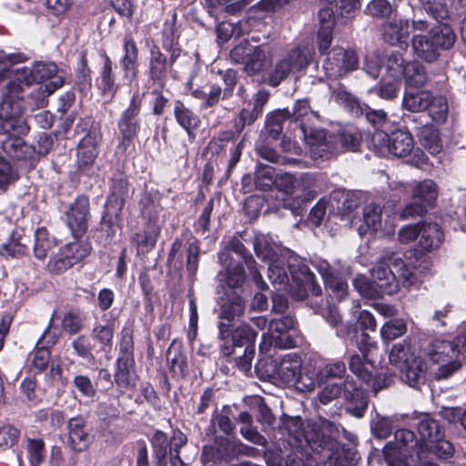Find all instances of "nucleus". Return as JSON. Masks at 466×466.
Here are the masks:
<instances>
[{
	"mask_svg": "<svg viewBox=\"0 0 466 466\" xmlns=\"http://www.w3.org/2000/svg\"><path fill=\"white\" fill-rule=\"evenodd\" d=\"M14 78L3 90L0 99V118L5 119L3 128L25 130V123L21 117L24 111V98L26 88L34 83L46 84L48 95L61 87L64 77L57 74V66L52 61H36L32 68L16 66L12 69Z\"/></svg>",
	"mask_w": 466,
	"mask_h": 466,
	"instance_id": "1",
	"label": "nucleus"
},
{
	"mask_svg": "<svg viewBox=\"0 0 466 466\" xmlns=\"http://www.w3.org/2000/svg\"><path fill=\"white\" fill-rule=\"evenodd\" d=\"M371 276L384 280L381 286L389 295L398 292L400 285L410 288L418 280L414 268L396 258L393 252H386L377 260Z\"/></svg>",
	"mask_w": 466,
	"mask_h": 466,
	"instance_id": "2",
	"label": "nucleus"
},
{
	"mask_svg": "<svg viewBox=\"0 0 466 466\" xmlns=\"http://www.w3.org/2000/svg\"><path fill=\"white\" fill-rule=\"evenodd\" d=\"M428 355L440 367L435 374L437 380L446 379L461 366L460 350L449 340L437 339L431 343Z\"/></svg>",
	"mask_w": 466,
	"mask_h": 466,
	"instance_id": "3",
	"label": "nucleus"
},
{
	"mask_svg": "<svg viewBox=\"0 0 466 466\" xmlns=\"http://www.w3.org/2000/svg\"><path fill=\"white\" fill-rule=\"evenodd\" d=\"M371 140L375 147H386L390 153L399 157L410 155L414 148L411 134L401 129H398L390 135L383 131H376Z\"/></svg>",
	"mask_w": 466,
	"mask_h": 466,
	"instance_id": "4",
	"label": "nucleus"
},
{
	"mask_svg": "<svg viewBox=\"0 0 466 466\" xmlns=\"http://www.w3.org/2000/svg\"><path fill=\"white\" fill-rule=\"evenodd\" d=\"M303 136L309 147V154L315 160L329 159L339 149L336 136H327L321 129L303 127Z\"/></svg>",
	"mask_w": 466,
	"mask_h": 466,
	"instance_id": "5",
	"label": "nucleus"
},
{
	"mask_svg": "<svg viewBox=\"0 0 466 466\" xmlns=\"http://www.w3.org/2000/svg\"><path fill=\"white\" fill-rule=\"evenodd\" d=\"M140 107L141 98L138 93H135L128 108L122 113L118 120L120 140L117 147L122 152L127 151L137 135L138 124L136 117L139 113Z\"/></svg>",
	"mask_w": 466,
	"mask_h": 466,
	"instance_id": "6",
	"label": "nucleus"
},
{
	"mask_svg": "<svg viewBox=\"0 0 466 466\" xmlns=\"http://www.w3.org/2000/svg\"><path fill=\"white\" fill-rule=\"evenodd\" d=\"M102 133L99 126L92 125L88 133L80 140L77 146L76 165L80 170L89 169L99 153Z\"/></svg>",
	"mask_w": 466,
	"mask_h": 466,
	"instance_id": "7",
	"label": "nucleus"
},
{
	"mask_svg": "<svg viewBox=\"0 0 466 466\" xmlns=\"http://www.w3.org/2000/svg\"><path fill=\"white\" fill-rule=\"evenodd\" d=\"M254 251L257 257L271 264L278 261L296 259L295 253L288 248L273 241L268 236L258 234L253 241Z\"/></svg>",
	"mask_w": 466,
	"mask_h": 466,
	"instance_id": "8",
	"label": "nucleus"
},
{
	"mask_svg": "<svg viewBox=\"0 0 466 466\" xmlns=\"http://www.w3.org/2000/svg\"><path fill=\"white\" fill-rule=\"evenodd\" d=\"M341 394H343L346 402V412L355 418H362L368 409L369 399L365 391L357 385L352 377H346L342 383Z\"/></svg>",
	"mask_w": 466,
	"mask_h": 466,
	"instance_id": "9",
	"label": "nucleus"
},
{
	"mask_svg": "<svg viewBox=\"0 0 466 466\" xmlns=\"http://www.w3.org/2000/svg\"><path fill=\"white\" fill-rule=\"evenodd\" d=\"M89 218V199L79 196L66 212V223L75 238L82 237L87 231Z\"/></svg>",
	"mask_w": 466,
	"mask_h": 466,
	"instance_id": "10",
	"label": "nucleus"
},
{
	"mask_svg": "<svg viewBox=\"0 0 466 466\" xmlns=\"http://www.w3.org/2000/svg\"><path fill=\"white\" fill-rule=\"evenodd\" d=\"M245 309L246 304L244 299L237 294H234L227 302L221 305L218 313L219 321L218 324L219 339L221 340L229 339L232 321L235 318L240 317L244 313Z\"/></svg>",
	"mask_w": 466,
	"mask_h": 466,
	"instance_id": "11",
	"label": "nucleus"
},
{
	"mask_svg": "<svg viewBox=\"0 0 466 466\" xmlns=\"http://www.w3.org/2000/svg\"><path fill=\"white\" fill-rule=\"evenodd\" d=\"M295 320L287 315L280 319H272L268 323V334L271 338L270 344L279 348H291L294 346L293 339L287 332L293 329Z\"/></svg>",
	"mask_w": 466,
	"mask_h": 466,
	"instance_id": "12",
	"label": "nucleus"
},
{
	"mask_svg": "<svg viewBox=\"0 0 466 466\" xmlns=\"http://www.w3.org/2000/svg\"><path fill=\"white\" fill-rule=\"evenodd\" d=\"M443 240V233L437 223L421 222L420 227L418 248L420 255L438 248Z\"/></svg>",
	"mask_w": 466,
	"mask_h": 466,
	"instance_id": "13",
	"label": "nucleus"
},
{
	"mask_svg": "<svg viewBox=\"0 0 466 466\" xmlns=\"http://www.w3.org/2000/svg\"><path fill=\"white\" fill-rule=\"evenodd\" d=\"M401 380L409 386L420 390L427 381V362L421 358L414 359L400 370Z\"/></svg>",
	"mask_w": 466,
	"mask_h": 466,
	"instance_id": "14",
	"label": "nucleus"
},
{
	"mask_svg": "<svg viewBox=\"0 0 466 466\" xmlns=\"http://www.w3.org/2000/svg\"><path fill=\"white\" fill-rule=\"evenodd\" d=\"M227 248L239 255L247 266L249 273L252 277L253 281L256 283L257 287L264 290L267 289V284L262 279L260 272L257 268V263L252 255L248 254L246 247L243 243L236 237L232 238L227 244Z\"/></svg>",
	"mask_w": 466,
	"mask_h": 466,
	"instance_id": "15",
	"label": "nucleus"
},
{
	"mask_svg": "<svg viewBox=\"0 0 466 466\" xmlns=\"http://www.w3.org/2000/svg\"><path fill=\"white\" fill-rule=\"evenodd\" d=\"M305 439L311 450L316 452H320L324 450H328L333 453L338 451V441H329L317 421L309 425V430L305 433Z\"/></svg>",
	"mask_w": 466,
	"mask_h": 466,
	"instance_id": "16",
	"label": "nucleus"
},
{
	"mask_svg": "<svg viewBox=\"0 0 466 466\" xmlns=\"http://www.w3.org/2000/svg\"><path fill=\"white\" fill-rule=\"evenodd\" d=\"M410 33V25L408 20L394 18L383 26V38L390 45L400 44L407 46V39Z\"/></svg>",
	"mask_w": 466,
	"mask_h": 466,
	"instance_id": "17",
	"label": "nucleus"
},
{
	"mask_svg": "<svg viewBox=\"0 0 466 466\" xmlns=\"http://www.w3.org/2000/svg\"><path fill=\"white\" fill-rule=\"evenodd\" d=\"M273 368L279 379L289 386L296 381V378L302 368L301 360L297 355H286L279 365L276 362Z\"/></svg>",
	"mask_w": 466,
	"mask_h": 466,
	"instance_id": "18",
	"label": "nucleus"
},
{
	"mask_svg": "<svg viewBox=\"0 0 466 466\" xmlns=\"http://www.w3.org/2000/svg\"><path fill=\"white\" fill-rule=\"evenodd\" d=\"M401 72L409 87H421L427 80V72L420 60H402Z\"/></svg>",
	"mask_w": 466,
	"mask_h": 466,
	"instance_id": "19",
	"label": "nucleus"
},
{
	"mask_svg": "<svg viewBox=\"0 0 466 466\" xmlns=\"http://www.w3.org/2000/svg\"><path fill=\"white\" fill-rule=\"evenodd\" d=\"M159 234L160 227L149 221L142 230L132 236L131 241L136 245L138 252L146 253L154 248Z\"/></svg>",
	"mask_w": 466,
	"mask_h": 466,
	"instance_id": "20",
	"label": "nucleus"
},
{
	"mask_svg": "<svg viewBox=\"0 0 466 466\" xmlns=\"http://www.w3.org/2000/svg\"><path fill=\"white\" fill-rule=\"evenodd\" d=\"M417 430L423 446L429 442L437 441L443 437V430L440 422L430 414H422L418 418Z\"/></svg>",
	"mask_w": 466,
	"mask_h": 466,
	"instance_id": "21",
	"label": "nucleus"
},
{
	"mask_svg": "<svg viewBox=\"0 0 466 466\" xmlns=\"http://www.w3.org/2000/svg\"><path fill=\"white\" fill-rule=\"evenodd\" d=\"M55 314L56 312L53 313L48 327L37 342L38 345L42 344V347L36 351L34 357L33 364L34 367L39 371L46 369L48 365L50 353L46 349L53 346L57 340V336L50 331V327L53 323Z\"/></svg>",
	"mask_w": 466,
	"mask_h": 466,
	"instance_id": "22",
	"label": "nucleus"
},
{
	"mask_svg": "<svg viewBox=\"0 0 466 466\" xmlns=\"http://www.w3.org/2000/svg\"><path fill=\"white\" fill-rule=\"evenodd\" d=\"M319 115L314 111L308 99H298L289 110V119L300 123V129L303 132V127L313 128L310 125L313 124L315 119H319Z\"/></svg>",
	"mask_w": 466,
	"mask_h": 466,
	"instance_id": "23",
	"label": "nucleus"
},
{
	"mask_svg": "<svg viewBox=\"0 0 466 466\" xmlns=\"http://www.w3.org/2000/svg\"><path fill=\"white\" fill-rule=\"evenodd\" d=\"M85 426L86 423L82 418H72L68 421L70 445L76 451H82L89 445V436Z\"/></svg>",
	"mask_w": 466,
	"mask_h": 466,
	"instance_id": "24",
	"label": "nucleus"
},
{
	"mask_svg": "<svg viewBox=\"0 0 466 466\" xmlns=\"http://www.w3.org/2000/svg\"><path fill=\"white\" fill-rule=\"evenodd\" d=\"M372 278L373 280H370L365 276L358 275L353 279V286L363 298L377 299L387 294L385 289L381 286L384 280L373 276Z\"/></svg>",
	"mask_w": 466,
	"mask_h": 466,
	"instance_id": "25",
	"label": "nucleus"
},
{
	"mask_svg": "<svg viewBox=\"0 0 466 466\" xmlns=\"http://www.w3.org/2000/svg\"><path fill=\"white\" fill-rule=\"evenodd\" d=\"M431 101V93L425 90H407L402 99L403 107L410 112H422Z\"/></svg>",
	"mask_w": 466,
	"mask_h": 466,
	"instance_id": "26",
	"label": "nucleus"
},
{
	"mask_svg": "<svg viewBox=\"0 0 466 466\" xmlns=\"http://www.w3.org/2000/svg\"><path fill=\"white\" fill-rule=\"evenodd\" d=\"M221 352L224 356H234V360L238 368L248 372L251 369L252 360L255 356V347L247 346L244 349L230 348L226 343L221 347Z\"/></svg>",
	"mask_w": 466,
	"mask_h": 466,
	"instance_id": "27",
	"label": "nucleus"
},
{
	"mask_svg": "<svg viewBox=\"0 0 466 466\" xmlns=\"http://www.w3.org/2000/svg\"><path fill=\"white\" fill-rule=\"evenodd\" d=\"M430 38L432 39L435 47L443 49L451 48L456 39L455 34L449 22L438 23L434 28L430 31Z\"/></svg>",
	"mask_w": 466,
	"mask_h": 466,
	"instance_id": "28",
	"label": "nucleus"
},
{
	"mask_svg": "<svg viewBox=\"0 0 466 466\" xmlns=\"http://www.w3.org/2000/svg\"><path fill=\"white\" fill-rule=\"evenodd\" d=\"M419 357L420 356H416L414 352L411 351L409 343L402 341L393 345L390 351L389 360L390 364L400 370L403 366L408 365L414 359H418Z\"/></svg>",
	"mask_w": 466,
	"mask_h": 466,
	"instance_id": "29",
	"label": "nucleus"
},
{
	"mask_svg": "<svg viewBox=\"0 0 466 466\" xmlns=\"http://www.w3.org/2000/svg\"><path fill=\"white\" fill-rule=\"evenodd\" d=\"M175 116L178 124L187 130L190 139L193 140L195 135L192 130L200 123L198 116L179 101L175 106Z\"/></svg>",
	"mask_w": 466,
	"mask_h": 466,
	"instance_id": "30",
	"label": "nucleus"
},
{
	"mask_svg": "<svg viewBox=\"0 0 466 466\" xmlns=\"http://www.w3.org/2000/svg\"><path fill=\"white\" fill-rule=\"evenodd\" d=\"M0 128L3 131V133L0 134L1 147L3 151L11 157L12 155H15V151L22 145V138L18 136L25 134L28 128L25 126V130L23 132H19L16 128L5 130L3 128L5 119L0 118Z\"/></svg>",
	"mask_w": 466,
	"mask_h": 466,
	"instance_id": "31",
	"label": "nucleus"
},
{
	"mask_svg": "<svg viewBox=\"0 0 466 466\" xmlns=\"http://www.w3.org/2000/svg\"><path fill=\"white\" fill-rule=\"evenodd\" d=\"M151 444L154 452L155 466H167V451L170 442L166 433L157 431L151 439Z\"/></svg>",
	"mask_w": 466,
	"mask_h": 466,
	"instance_id": "32",
	"label": "nucleus"
},
{
	"mask_svg": "<svg viewBox=\"0 0 466 466\" xmlns=\"http://www.w3.org/2000/svg\"><path fill=\"white\" fill-rule=\"evenodd\" d=\"M134 368V358L118 357L116 361V371L115 373V381L118 387L127 389L130 386Z\"/></svg>",
	"mask_w": 466,
	"mask_h": 466,
	"instance_id": "33",
	"label": "nucleus"
},
{
	"mask_svg": "<svg viewBox=\"0 0 466 466\" xmlns=\"http://www.w3.org/2000/svg\"><path fill=\"white\" fill-rule=\"evenodd\" d=\"M289 116V109L283 108L268 114L266 119V130L270 137L278 139L283 131V123Z\"/></svg>",
	"mask_w": 466,
	"mask_h": 466,
	"instance_id": "34",
	"label": "nucleus"
},
{
	"mask_svg": "<svg viewBox=\"0 0 466 466\" xmlns=\"http://www.w3.org/2000/svg\"><path fill=\"white\" fill-rule=\"evenodd\" d=\"M437 185L431 179L416 183L412 188V199H418L431 206L437 198Z\"/></svg>",
	"mask_w": 466,
	"mask_h": 466,
	"instance_id": "35",
	"label": "nucleus"
},
{
	"mask_svg": "<svg viewBox=\"0 0 466 466\" xmlns=\"http://www.w3.org/2000/svg\"><path fill=\"white\" fill-rule=\"evenodd\" d=\"M128 187L127 181L124 177L116 178L113 180L111 187V193L108 196L106 206L116 208V211H121L125 203V198L127 194Z\"/></svg>",
	"mask_w": 466,
	"mask_h": 466,
	"instance_id": "36",
	"label": "nucleus"
},
{
	"mask_svg": "<svg viewBox=\"0 0 466 466\" xmlns=\"http://www.w3.org/2000/svg\"><path fill=\"white\" fill-rule=\"evenodd\" d=\"M420 143L431 154L435 155L441 151L442 145L438 130L433 126H424L418 134Z\"/></svg>",
	"mask_w": 466,
	"mask_h": 466,
	"instance_id": "37",
	"label": "nucleus"
},
{
	"mask_svg": "<svg viewBox=\"0 0 466 466\" xmlns=\"http://www.w3.org/2000/svg\"><path fill=\"white\" fill-rule=\"evenodd\" d=\"M424 10L438 23L447 22L450 18L451 0H421Z\"/></svg>",
	"mask_w": 466,
	"mask_h": 466,
	"instance_id": "38",
	"label": "nucleus"
},
{
	"mask_svg": "<svg viewBox=\"0 0 466 466\" xmlns=\"http://www.w3.org/2000/svg\"><path fill=\"white\" fill-rule=\"evenodd\" d=\"M232 348L244 349L247 346H254L253 342L257 337V332L254 331L248 325L241 324L234 331L231 330Z\"/></svg>",
	"mask_w": 466,
	"mask_h": 466,
	"instance_id": "39",
	"label": "nucleus"
},
{
	"mask_svg": "<svg viewBox=\"0 0 466 466\" xmlns=\"http://www.w3.org/2000/svg\"><path fill=\"white\" fill-rule=\"evenodd\" d=\"M336 100L355 116L363 115L366 105H361L359 99L344 88H338L335 92Z\"/></svg>",
	"mask_w": 466,
	"mask_h": 466,
	"instance_id": "40",
	"label": "nucleus"
},
{
	"mask_svg": "<svg viewBox=\"0 0 466 466\" xmlns=\"http://www.w3.org/2000/svg\"><path fill=\"white\" fill-rule=\"evenodd\" d=\"M336 137L337 143L339 142L340 147L349 151H357L362 140L361 133L355 127L344 128Z\"/></svg>",
	"mask_w": 466,
	"mask_h": 466,
	"instance_id": "41",
	"label": "nucleus"
},
{
	"mask_svg": "<svg viewBox=\"0 0 466 466\" xmlns=\"http://www.w3.org/2000/svg\"><path fill=\"white\" fill-rule=\"evenodd\" d=\"M317 380L318 372L309 366H304L300 369L296 381L291 386H294L300 391H311L315 389Z\"/></svg>",
	"mask_w": 466,
	"mask_h": 466,
	"instance_id": "42",
	"label": "nucleus"
},
{
	"mask_svg": "<svg viewBox=\"0 0 466 466\" xmlns=\"http://www.w3.org/2000/svg\"><path fill=\"white\" fill-rule=\"evenodd\" d=\"M55 246L54 240L49 237L47 230L44 228H37L35 232V256L43 259L47 256V253Z\"/></svg>",
	"mask_w": 466,
	"mask_h": 466,
	"instance_id": "43",
	"label": "nucleus"
},
{
	"mask_svg": "<svg viewBox=\"0 0 466 466\" xmlns=\"http://www.w3.org/2000/svg\"><path fill=\"white\" fill-rule=\"evenodd\" d=\"M275 170L267 165H258L254 177V184L257 189L267 191L275 184Z\"/></svg>",
	"mask_w": 466,
	"mask_h": 466,
	"instance_id": "44",
	"label": "nucleus"
},
{
	"mask_svg": "<svg viewBox=\"0 0 466 466\" xmlns=\"http://www.w3.org/2000/svg\"><path fill=\"white\" fill-rule=\"evenodd\" d=\"M61 249L75 265L90 254L91 245L86 241H75L65 245Z\"/></svg>",
	"mask_w": 466,
	"mask_h": 466,
	"instance_id": "45",
	"label": "nucleus"
},
{
	"mask_svg": "<svg viewBox=\"0 0 466 466\" xmlns=\"http://www.w3.org/2000/svg\"><path fill=\"white\" fill-rule=\"evenodd\" d=\"M106 211L101 221V231L107 238H113L119 229V215L121 211H116V208H109L106 205Z\"/></svg>",
	"mask_w": 466,
	"mask_h": 466,
	"instance_id": "46",
	"label": "nucleus"
},
{
	"mask_svg": "<svg viewBox=\"0 0 466 466\" xmlns=\"http://www.w3.org/2000/svg\"><path fill=\"white\" fill-rule=\"evenodd\" d=\"M427 109L430 116L434 122L442 124L446 121L449 108L447 99L444 96H433L431 95V105Z\"/></svg>",
	"mask_w": 466,
	"mask_h": 466,
	"instance_id": "47",
	"label": "nucleus"
},
{
	"mask_svg": "<svg viewBox=\"0 0 466 466\" xmlns=\"http://www.w3.org/2000/svg\"><path fill=\"white\" fill-rule=\"evenodd\" d=\"M286 263H289V260L268 264V278L278 290L285 289L288 282V274L284 267Z\"/></svg>",
	"mask_w": 466,
	"mask_h": 466,
	"instance_id": "48",
	"label": "nucleus"
},
{
	"mask_svg": "<svg viewBox=\"0 0 466 466\" xmlns=\"http://www.w3.org/2000/svg\"><path fill=\"white\" fill-rule=\"evenodd\" d=\"M26 451L31 466H39L46 457L44 441L42 439L28 438L26 441Z\"/></svg>",
	"mask_w": 466,
	"mask_h": 466,
	"instance_id": "49",
	"label": "nucleus"
},
{
	"mask_svg": "<svg viewBox=\"0 0 466 466\" xmlns=\"http://www.w3.org/2000/svg\"><path fill=\"white\" fill-rule=\"evenodd\" d=\"M346 374V365L342 361L328 363L318 371V381L327 382L333 379H341Z\"/></svg>",
	"mask_w": 466,
	"mask_h": 466,
	"instance_id": "50",
	"label": "nucleus"
},
{
	"mask_svg": "<svg viewBox=\"0 0 466 466\" xmlns=\"http://www.w3.org/2000/svg\"><path fill=\"white\" fill-rule=\"evenodd\" d=\"M349 274L348 268H340L339 273H336L325 284L330 289L338 299H342L348 292V284L344 276Z\"/></svg>",
	"mask_w": 466,
	"mask_h": 466,
	"instance_id": "51",
	"label": "nucleus"
},
{
	"mask_svg": "<svg viewBox=\"0 0 466 466\" xmlns=\"http://www.w3.org/2000/svg\"><path fill=\"white\" fill-rule=\"evenodd\" d=\"M381 208L374 203L363 208V221L368 229L378 231L381 227Z\"/></svg>",
	"mask_w": 466,
	"mask_h": 466,
	"instance_id": "52",
	"label": "nucleus"
},
{
	"mask_svg": "<svg viewBox=\"0 0 466 466\" xmlns=\"http://www.w3.org/2000/svg\"><path fill=\"white\" fill-rule=\"evenodd\" d=\"M396 448L399 452H409L417 448L418 440L413 431L406 429L399 430L395 432Z\"/></svg>",
	"mask_w": 466,
	"mask_h": 466,
	"instance_id": "53",
	"label": "nucleus"
},
{
	"mask_svg": "<svg viewBox=\"0 0 466 466\" xmlns=\"http://www.w3.org/2000/svg\"><path fill=\"white\" fill-rule=\"evenodd\" d=\"M391 12L392 6L388 0H370L364 9V13L373 18L388 17Z\"/></svg>",
	"mask_w": 466,
	"mask_h": 466,
	"instance_id": "54",
	"label": "nucleus"
},
{
	"mask_svg": "<svg viewBox=\"0 0 466 466\" xmlns=\"http://www.w3.org/2000/svg\"><path fill=\"white\" fill-rule=\"evenodd\" d=\"M3 248L11 257L21 256L26 252L27 243L24 236L14 232L8 242L3 245Z\"/></svg>",
	"mask_w": 466,
	"mask_h": 466,
	"instance_id": "55",
	"label": "nucleus"
},
{
	"mask_svg": "<svg viewBox=\"0 0 466 466\" xmlns=\"http://www.w3.org/2000/svg\"><path fill=\"white\" fill-rule=\"evenodd\" d=\"M406 329L404 320L397 319L386 322L380 329V334L382 339L392 340L402 336L406 332Z\"/></svg>",
	"mask_w": 466,
	"mask_h": 466,
	"instance_id": "56",
	"label": "nucleus"
},
{
	"mask_svg": "<svg viewBox=\"0 0 466 466\" xmlns=\"http://www.w3.org/2000/svg\"><path fill=\"white\" fill-rule=\"evenodd\" d=\"M372 434L380 440L387 439L393 431V425L390 419L376 415L371 420Z\"/></svg>",
	"mask_w": 466,
	"mask_h": 466,
	"instance_id": "57",
	"label": "nucleus"
},
{
	"mask_svg": "<svg viewBox=\"0 0 466 466\" xmlns=\"http://www.w3.org/2000/svg\"><path fill=\"white\" fill-rule=\"evenodd\" d=\"M363 359V357L357 354L351 356L349 363L350 370L366 384H370L372 379V372L369 370Z\"/></svg>",
	"mask_w": 466,
	"mask_h": 466,
	"instance_id": "58",
	"label": "nucleus"
},
{
	"mask_svg": "<svg viewBox=\"0 0 466 466\" xmlns=\"http://www.w3.org/2000/svg\"><path fill=\"white\" fill-rule=\"evenodd\" d=\"M294 60H279L268 78V85L277 86L283 81L292 69V62Z\"/></svg>",
	"mask_w": 466,
	"mask_h": 466,
	"instance_id": "59",
	"label": "nucleus"
},
{
	"mask_svg": "<svg viewBox=\"0 0 466 466\" xmlns=\"http://www.w3.org/2000/svg\"><path fill=\"white\" fill-rule=\"evenodd\" d=\"M437 441L427 443L424 447L439 458H449L453 455V445L443 437L438 438Z\"/></svg>",
	"mask_w": 466,
	"mask_h": 466,
	"instance_id": "60",
	"label": "nucleus"
},
{
	"mask_svg": "<svg viewBox=\"0 0 466 466\" xmlns=\"http://www.w3.org/2000/svg\"><path fill=\"white\" fill-rule=\"evenodd\" d=\"M429 206L424 202L418 199H412L405 205L402 211L400 213V218L402 220L414 219L418 217H422L427 212Z\"/></svg>",
	"mask_w": 466,
	"mask_h": 466,
	"instance_id": "61",
	"label": "nucleus"
},
{
	"mask_svg": "<svg viewBox=\"0 0 466 466\" xmlns=\"http://www.w3.org/2000/svg\"><path fill=\"white\" fill-rule=\"evenodd\" d=\"M251 405H253L257 410V419L261 424L272 426L275 422V416L271 412L270 409L265 403L261 397H254L251 400Z\"/></svg>",
	"mask_w": 466,
	"mask_h": 466,
	"instance_id": "62",
	"label": "nucleus"
},
{
	"mask_svg": "<svg viewBox=\"0 0 466 466\" xmlns=\"http://www.w3.org/2000/svg\"><path fill=\"white\" fill-rule=\"evenodd\" d=\"M412 48L418 56L429 57L435 53V46L432 39L431 41L427 36L417 35L412 40Z\"/></svg>",
	"mask_w": 466,
	"mask_h": 466,
	"instance_id": "63",
	"label": "nucleus"
},
{
	"mask_svg": "<svg viewBox=\"0 0 466 466\" xmlns=\"http://www.w3.org/2000/svg\"><path fill=\"white\" fill-rule=\"evenodd\" d=\"M167 359L171 363V370L174 374L182 376L187 367V361L181 352L175 348L174 343L167 351Z\"/></svg>",
	"mask_w": 466,
	"mask_h": 466,
	"instance_id": "64",
	"label": "nucleus"
}]
</instances>
